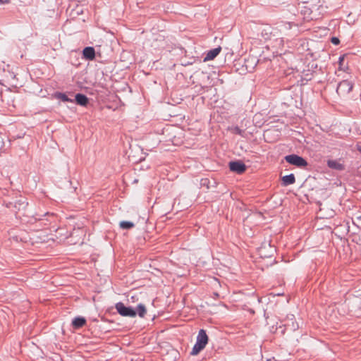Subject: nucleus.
<instances>
[{"instance_id":"22","label":"nucleus","mask_w":361,"mask_h":361,"mask_svg":"<svg viewBox=\"0 0 361 361\" xmlns=\"http://www.w3.org/2000/svg\"><path fill=\"white\" fill-rule=\"evenodd\" d=\"M21 204L24 205V207L27 206V204H25L24 202Z\"/></svg>"},{"instance_id":"13","label":"nucleus","mask_w":361,"mask_h":361,"mask_svg":"<svg viewBox=\"0 0 361 361\" xmlns=\"http://www.w3.org/2000/svg\"><path fill=\"white\" fill-rule=\"evenodd\" d=\"M135 310L136 311V315L137 314L141 318H143L147 314L146 307L142 303L138 304Z\"/></svg>"},{"instance_id":"6","label":"nucleus","mask_w":361,"mask_h":361,"mask_svg":"<svg viewBox=\"0 0 361 361\" xmlns=\"http://www.w3.org/2000/svg\"><path fill=\"white\" fill-rule=\"evenodd\" d=\"M82 57L83 59L92 61L95 58V50L92 47H86L82 50Z\"/></svg>"},{"instance_id":"9","label":"nucleus","mask_w":361,"mask_h":361,"mask_svg":"<svg viewBox=\"0 0 361 361\" xmlns=\"http://www.w3.org/2000/svg\"><path fill=\"white\" fill-rule=\"evenodd\" d=\"M221 50V47H218L216 48L212 49L207 51L206 56L204 58V61H208L213 60L215 57H216Z\"/></svg>"},{"instance_id":"3","label":"nucleus","mask_w":361,"mask_h":361,"mask_svg":"<svg viewBox=\"0 0 361 361\" xmlns=\"http://www.w3.org/2000/svg\"><path fill=\"white\" fill-rule=\"evenodd\" d=\"M115 308L122 317H135L136 316L135 309L130 306H126L122 302L116 303Z\"/></svg>"},{"instance_id":"8","label":"nucleus","mask_w":361,"mask_h":361,"mask_svg":"<svg viewBox=\"0 0 361 361\" xmlns=\"http://www.w3.org/2000/svg\"><path fill=\"white\" fill-rule=\"evenodd\" d=\"M86 319L83 317L78 316L75 317L71 322V325L74 329H78L86 324Z\"/></svg>"},{"instance_id":"5","label":"nucleus","mask_w":361,"mask_h":361,"mask_svg":"<svg viewBox=\"0 0 361 361\" xmlns=\"http://www.w3.org/2000/svg\"><path fill=\"white\" fill-rule=\"evenodd\" d=\"M229 169L231 171L240 174L245 171L246 166L241 161H232L229 162Z\"/></svg>"},{"instance_id":"12","label":"nucleus","mask_w":361,"mask_h":361,"mask_svg":"<svg viewBox=\"0 0 361 361\" xmlns=\"http://www.w3.org/2000/svg\"><path fill=\"white\" fill-rule=\"evenodd\" d=\"M54 97L56 99H60V100H61L62 102H71V103L74 102V100L73 99L69 98L67 96V94L66 93H63V92H56L54 94Z\"/></svg>"},{"instance_id":"19","label":"nucleus","mask_w":361,"mask_h":361,"mask_svg":"<svg viewBox=\"0 0 361 361\" xmlns=\"http://www.w3.org/2000/svg\"><path fill=\"white\" fill-rule=\"evenodd\" d=\"M10 0H0V4H8L9 3Z\"/></svg>"},{"instance_id":"4","label":"nucleus","mask_w":361,"mask_h":361,"mask_svg":"<svg viewBox=\"0 0 361 361\" xmlns=\"http://www.w3.org/2000/svg\"><path fill=\"white\" fill-rule=\"evenodd\" d=\"M353 88V83L348 80L341 81L337 86L336 92L338 94H347L350 93Z\"/></svg>"},{"instance_id":"18","label":"nucleus","mask_w":361,"mask_h":361,"mask_svg":"<svg viewBox=\"0 0 361 361\" xmlns=\"http://www.w3.org/2000/svg\"><path fill=\"white\" fill-rule=\"evenodd\" d=\"M331 42L334 44V45H338L339 43H340V40L338 37H332L331 38Z\"/></svg>"},{"instance_id":"17","label":"nucleus","mask_w":361,"mask_h":361,"mask_svg":"<svg viewBox=\"0 0 361 361\" xmlns=\"http://www.w3.org/2000/svg\"><path fill=\"white\" fill-rule=\"evenodd\" d=\"M233 132H234V133L239 135L240 136H243L244 133H245V131L243 130H242L241 128H240L238 126H235L233 128Z\"/></svg>"},{"instance_id":"15","label":"nucleus","mask_w":361,"mask_h":361,"mask_svg":"<svg viewBox=\"0 0 361 361\" xmlns=\"http://www.w3.org/2000/svg\"><path fill=\"white\" fill-rule=\"evenodd\" d=\"M120 228L122 229H131L135 226V224L132 221H122L119 224Z\"/></svg>"},{"instance_id":"16","label":"nucleus","mask_w":361,"mask_h":361,"mask_svg":"<svg viewBox=\"0 0 361 361\" xmlns=\"http://www.w3.org/2000/svg\"><path fill=\"white\" fill-rule=\"evenodd\" d=\"M271 27H267L262 30L261 35L265 40H268V39H271Z\"/></svg>"},{"instance_id":"10","label":"nucleus","mask_w":361,"mask_h":361,"mask_svg":"<svg viewBox=\"0 0 361 361\" xmlns=\"http://www.w3.org/2000/svg\"><path fill=\"white\" fill-rule=\"evenodd\" d=\"M326 164L331 169L337 171H343L345 169L344 165L336 160L329 159L327 161Z\"/></svg>"},{"instance_id":"14","label":"nucleus","mask_w":361,"mask_h":361,"mask_svg":"<svg viewBox=\"0 0 361 361\" xmlns=\"http://www.w3.org/2000/svg\"><path fill=\"white\" fill-rule=\"evenodd\" d=\"M288 319L289 321L291 322V324H289V322H288L286 324V326H290L291 330H293V331H296L297 329H298V328H299L298 324L293 321V319H295L294 315L293 314H290V315L288 316Z\"/></svg>"},{"instance_id":"2","label":"nucleus","mask_w":361,"mask_h":361,"mask_svg":"<svg viewBox=\"0 0 361 361\" xmlns=\"http://www.w3.org/2000/svg\"><path fill=\"white\" fill-rule=\"evenodd\" d=\"M284 159L288 164L298 168L306 167L308 165L307 161L302 157L295 154H291L285 156Z\"/></svg>"},{"instance_id":"7","label":"nucleus","mask_w":361,"mask_h":361,"mask_svg":"<svg viewBox=\"0 0 361 361\" xmlns=\"http://www.w3.org/2000/svg\"><path fill=\"white\" fill-rule=\"evenodd\" d=\"M74 102L81 106H87L89 104V98L84 94L77 93L75 95Z\"/></svg>"},{"instance_id":"21","label":"nucleus","mask_w":361,"mask_h":361,"mask_svg":"<svg viewBox=\"0 0 361 361\" xmlns=\"http://www.w3.org/2000/svg\"><path fill=\"white\" fill-rule=\"evenodd\" d=\"M357 220H359V221H361V215L358 216L357 217Z\"/></svg>"},{"instance_id":"11","label":"nucleus","mask_w":361,"mask_h":361,"mask_svg":"<svg viewBox=\"0 0 361 361\" xmlns=\"http://www.w3.org/2000/svg\"><path fill=\"white\" fill-rule=\"evenodd\" d=\"M282 185L288 186L295 183V178L293 173H290L282 177Z\"/></svg>"},{"instance_id":"20","label":"nucleus","mask_w":361,"mask_h":361,"mask_svg":"<svg viewBox=\"0 0 361 361\" xmlns=\"http://www.w3.org/2000/svg\"><path fill=\"white\" fill-rule=\"evenodd\" d=\"M344 59V56H341L339 58H338V63L339 64H341L342 61H343Z\"/></svg>"},{"instance_id":"1","label":"nucleus","mask_w":361,"mask_h":361,"mask_svg":"<svg viewBox=\"0 0 361 361\" xmlns=\"http://www.w3.org/2000/svg\"><path fill=\"white\" fill-rule=\"evenodd\" d=\"M208 341L209 338L206 333V331L204 329H200L196 338V343H195L190 352V355H197L200 351H202L205 348V346L208 343Z\"/></svg>"}]
</instances>
